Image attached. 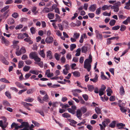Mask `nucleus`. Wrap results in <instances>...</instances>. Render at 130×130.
Masks as SVG:
<instances>
[{"label": "nucleus", "mask_w": 130, "mask_h": 130, "mask_svg": "<svg viewBox=\"0 0 130 130\" xmlns=\"http://www.w3.org/2000/svg\"><path fill=\"white\" fill-rule=\"evenodd\" d=\"M80 36V34L79 33H74V34L73 37L74 38L76 39H77Z\"/></svg>", "instance_id": "nucleus-44"}, {"label": "nucleus", "mask_w": 130, "mask_h": 130, "mask_svg": "<svg viewBox=\"0 0 130 130\" xmlns=\"http://www.w3.org/2000/svg\"><path fill=\"white\" fill-rule=\"evenodd\" d=\"M21 104L23 105L24 107L29 110H30L31 109L29 107V106H32V105L29 103H27L26 102H21Z\"/></svg>", "instance_id": "nucleus-3"}, {"label": "nucleus", "mask_w": 130, "mask_h": 130, "mask_svg": "<svg viewBox=\"0 0 130 130\" xmlns=\"http://www.w3.org/2000/svg\"><path fill=\"white\" fill-rule=\"evenodd\" d=\"M96 8V4H93L91 5L89 7V10L92 12L94 11Z\"/></svg>", "instance_id": "nucleus-11"}, {"label": "nucleus", "mask_w": 130, "mask_h": 130, "mask_svg": "<svg viewBox=\"0 0 130 130\" xmlns=\"http://www.w3.org/2000/svg\"><path fill=\"white\" fill-rule=\"evenodd\" d=\"M55 59L57 60H59L60 59V57H59V55L57 53H56L54 55Z\"/></svg>", "instance_id": "nucleus-54"}, {"label": "nucleus", "mask_w": 130, "mask_h": 130, "mask_svg": "<svg viewBox=\"0 0 130 130\" xmlns=\"http://www.w3.org/2000/svg\"><path fill=\"white\" fill-rule=\"evenodd\" d=\"M76 113L77 117L80 119L82 115V112L81 110L79 109H77V110Z\"/></svg>", "instance_id": "nucleus-9"}, {"label": "nucleus", "mask_w": 130, "mask_h": 130, "mask_svg": "<svg viewBox=\"0 0 130 130\" xmlns=\"http://www.w3.org/2000/svg\"><path fill=\"white\" fill-rule=\"evenodd\" d=\"M40 55L43 58H44L45 57V54L44 53V50H42L40 51Z\"/></svg>", "instance_id": "nucleus-41"}, {"label": "nucleus", "mask_w": 130, "mask_h": 130, "mask_svg": "<svg viewBox=\"0 0 130 130\" xmlns=\"http://www.w3.org/2000/svg\"><path fill=\"white\" fill-rule=\"evenodd\" d=\"M76 47V44H72L70 45V49L71 51H72Z\"/></svg>", "instance_id": "nucleus-43"}, {"label": "nucleus", "mask_w": 130, "mask_h": 130, "mask_svg": "<svg viewBox=\"0 0 130 130\" xmlns=\"http://www.w3.org/2000/svg\"><path fill=\"white\" fill-rule=\"evenodd\" d=\"M125 107L123 106L122 108H120V110L122 112H124L125 114L126 112L127 111V110L124 109Z\"/></svg>", "instance_id": "nucleus-56"}, {"label": "nucleus", "mask_w": 130, "mask_h": 130, "mask_svg": "<svg viewBox=\"0 0 130 130\" xmlns=\"http://www.w3.org/2000/svg\"><path fill=\"white\" fill-rule=\"evenodd\" d=\"M116 124V121H113L109 125V126L111 128H114Z\"/></svg>", "instance_id": "nucleus-17"}, {"label": "nucleus", "mask_w": 130, "mask_h": 130, "mask_svg": "<svg viewBox=\"0 0 130 130\" xmlns=\"http://www.w3.org/2000/svg\"><path fill=\"white\" fill-rule=\"evenodd\" d=\"M32 123L35 125V126H36L37 127H39V124L37 122L34 120H32Z\"/></svg>", "instance_id": "nucleus-52"}, {"label": "nucleus", "mask_w": 130, "mask_h": 130, "mask_svg": "<svg viewBox=\"0 0 130 130\" xmlns=\"http://www.w3.org/2000/svg\"><path fill=\"white\" fill-rule=\"evenodd\" d=\"M101 8L100 7L98 8L96 11V13L97 15H99L100 13H101Z\"/></svg>", "instance_id": "nucleus-57"}, {"label": "nucleus", "mask_w": 130, "mask_h": 130, "mask_svg": "<svg viewBox=\"0 0 130 130\" xmlns=\"http://www.w3.org/2000/svg\"><path fill=\"white\" fill-rule=\"evenodd\" d=\"M5 95L9 99H11V94L9 92L6 91L5 92Z\"/></svg>", "instance_id": "nucleus-51"}, {"label": "nucleus", "mask_w": 130, "mask_h": 130, "mask_svg": "<svg viewBox=\"0 0 130 130\" xmlns=\"http://www.w3.org/2000/svg\"><path fill=\"white\" fill-rule=\"evenodd\" d=\"M67 109L69 112L73 114H74L75 113V111L71 108H69Z\"/></svg>", "instance_id": "nucleus-38"}, {"label": "nucleus", "mask_w": 130, "mask_h": 130, "mask_svg": "<svg viewBox=\"0 0 130 130\" xmlns=\"http://www.w3.org/2000/svg\"><path fill=\"white\" fill-rule=\"evenodd\" d=\"M49 99L48 96L47 94H46L43 97V101L47 102L48 101V99Z\"/></svg>", "instance_id": "nucleus-35"}, {"label": "nucleus", "mask_w": 130, "mask_h": 130, "mask_svg": "<svg viewBox=\"0 0 130 130\" xmlns=\"http://www.w3.org/2000/svg\"><path fill=\"white\" fill-rule=\"evenodd\" d=\"M35 111L36 112L40 113V114L43 117L44 116V114L42 111L37 109L35 110Z\"/></svg>", "instance_id": "nucleus-30"}, {"label": "nucleus", "mask_w": 130, "mask_h": 130, "mask_svg": "<svg viewBox=\"0 0 130 130\" xmlns=\"http://www.w3.org/2000/svg\"><path fill=\"white\" fill-rule=\"evenodd\" d=\"M23 27V25L22 24H20L17 25L15 28L16 30L22 28Z\"/></svg>", "instance_id": "nucleus-55"}, {"label": "nucleus", "mask_w": 130, "mask_h": 130, "mask_svg": "<svg viewBox=\"0 0 130 130\" xmlns=\"http://www.w3.org/2000/svg\"><path fill=\"white\" fill-rule=\"evenodd\" d=\"M101 73V77L102 79L103 80H105L106 79L107 80L109 79L104 75V73L103 72H102Z\"/></svg>", "instance_id": "nucleus-31"}, {"label": "nucleus", "mask_w": 130, "mask_h": 130, "mask_svg": "<svg viewBox=\"0 0 130 130\" xmlns=\"http://www.w3.org/2000/svg\"><path fill=\"white\" fill-rule=\"evenodd\" d=\"M9 5L6 6L5 7H4L1 10V12H3L6 11L7 10H8L7 9L9 8Z\"/></svg>", "instance_id": "nucleus-33"}, {"label": "nucleus", "mask_w": 130, "mask_h": 130, "mask_svg": "<svg viewBox=\"0 0 130 130\" xmlns=\"http://www.w3.org/2000/svg\"><path fill=\"white\" fill-rule=\"evenodd\" d=\"M20 50L22 54H24L26 52L25 48L24 47H22Z\"/></svg>", "instance_id": "nucleus-37"}, {"label": "nucleus", "mask_w": 130, "mask_h": 130, "mask_svg": "<svg viewBox=\"0 0 130 130\" xmlns=\"http://www.w3.org/2000/svg\"><path fill=\"white\" fill-rule=\"evenodd\" d=\"M1 61L4 64L6 65H8L9 62L6 59L5 57L3 56H1Z\"/></svg>", "instance_id": "nucleus-8"}, {"label": "nucleus", "mask_w": 130, "mask_h": 130, "mask_svg": "<svg viewBox=\"0 0 130 130\" xmlns=\"http://www.w3.org/2000/svg\"><path fill=\"white\" fill-rule=\"evenodd\" d=\"M87 87L89 91L90 92L92 91L93 90L94 88L93 85H88Z\"/></svg>", "instance_id": "nucleus-24"}, {"label": "nucleus", "mask_w": 130, "mask_h": 130, "mask_svg": "<svg viewBox=\"0 0 130 130\" xmlns=\"http://www.w3.org/2000/svg\"><path fill=\"white\" fill-rule=\"evenodd\" d=\"M111 5H110L109 6H108L107 5H104L102 7V9L103 10L105 11L106 9L109 10V8L111 7Z\"/></svg>", "instance_id": "nucleus-18"}, {"label": "nucleus", "mask_w": 130, "mask_h": 130, "mask_svg": "<svg viewBox=\"0 0 130 130\" xmlns=\"http://www.w3.org/2000/svg\"><path fill=\"white\" fill-rule=\"evenodd\" d=\"M120 26L119 25L115 26L112 28V30H116L119 29Z\"/></svg>", "instance_id": "nucleus-47"}, {"label": "nucleus", "mask_w": 130, "mask_h": 130, "mask_svg": "<svg viewBox=\"0 0 130 130\" xmlns=\"http://www.w3.org/2000/svg\"><path fill=\"white\" fill-rule=\"evenodd\" d=\"M96 35V38L102 40L103 39L102 36L101 34L99 33V31L97 30L95 31Z\"/></svg>", "instance_id": "nucleus-10"}, {"label": "nucleus", "mask_w": 130, "mask_h": 130, "mask_svg": "<svg viewBox=\"0 0 130 130\" xmlns=\"http://www.w3.org/2000/svg\"><path fill=\"white\" fill-rule=\"evenodd\" d=\"M30 68V67L28 66H25L23 68V70L24 71L26 72L28 71L29 70Z\"/></svg>", "instance_id": "nucleus-40"}, {"label": "nucleus", "mask_w": 130, "mask_h": 130, "mask_svg": "<svg viewBox=\"0 0 130 130\" xmlns=\"http://www.w3.org/2000/svg\"><path fill=\"white\" fill-rule=\"evenodd\" d=\"M68 121L71 124H75L77 123V122L76 121L73 120L69 119Z\"/></svg>", "instance_id": "nucleus-53"}, {"label": "nucleus", "mask_w": 130, "mask_h": 130, "mask_svg": "<svg viewBox=\"0 0 130 130\" xmlns=\"http://www.w3.org/2000/svg\"><path fill=\"white\" fill-rule=\"evenodd\" d=\"M37 9V8L36 7H34L32 8L31 9V11L33 13H34V15H36L38 12V11H36Z\"/></svg>", "instance_id": "nucleus-26"}, {"label": "nucleus", "mask_w": 130, "mask_h": 130, "mask_svg": "<svg viewBox=\"0 0 130 130\" xmlns=\"http://www.w3.org/2000/svg\"><path fill=\"white\" fill-rule=\"evenodd\" d=\"M26 64L28 65H29L31 64L32 62L31 60H28L25 61Z\"/></svg>", "instance_id": "nucleus-60"}, {"label": "nucleus", "mask_w": 130, "mask_h": 130, "mask_svg": "<svg viewBox=\"0 0 130 130\" xmlns=\"http://www.w3.org/2000/svg\"><path fill=\"white\" fill-rule=\"evenodd\" d=\"M46 56L50 59H51L53 58V56L52 54V52L50 50L47 51L46 52Z\"/></svg>", "instance_id": "nucleus-12"}, {"label": "nucleus", "mask_w": 130, "mask_h": 130, "mask_svg": "<svg viewBox=\"0 0 130 130\" xmlns=\"http://www.w3.org/2000/svg\"><path fill=\"white\" fill-rule=\"evenodd\" d=\"M98 78L96 77H95L93 79H92V78L90 79V80L91 81H92L94 83H96V82H97V81L98 80Z\"/></svg>", "instance_id": "nucleus-63"}, {"label": "nucleus", "mask_w": 130, "mask_h": 130, "mask_svg": "<svg viewBox=\"0 0 130 130\" xmlns=\"http://www.w3.org/2000/svg\"><path fill=\"white\" fill-rule=\"evenodd\" d=\"M24 62L22 61H19L18 67L19 68H22L24 66Z\"/></svg>", "instance_id": "nucleus-25"}, {"label": "nucleus", "mask_w": 130, "mask_h": 130, "mask_svg": "<svg viewBox=\"0 0 130 130\" xmlns=\"http://www.w3.org/2000/svg\"><path fill=\"white\" fill-rule=\"evenodd\" d=\"M111 9H113L114 11L115 12H118L119 10V6L118 5H115L111 7Z\"/></svg>", "instance_id": "nucleus-13"}, {"label": "nucleus", "mask_w": 130, "mask_h": 130, "mask_svg": "<svg viewBox=\"0 0 130 130\" xmlns=\"http://www.w3.org/2000/svg\"><path fill=\"white\" fill-rule=\"evenodd\" d=\"M34 63L35 64H37L40 67H43V63L42 61H41L39 62H35Z\"/></svg>", "instance_id": "nucleus-42"}, {"label": "nucleus", "mask_w": 130, "mask_h": 130, "mask_svg": "<svg viewBox=\"0 0 130 130\" xmlns=\"http://www.w3.org/2000/svg\"><path fill=\"white\" fill-rule=\"evenodd\" d=\"M103 14L104 16H110L111 14V12H110L109 13H108L106 11H105L103 13Z\"/></svg>", "instance_id": "nucleus-62"}, {"label": "nucleus", "mask_w": 130, "mask_h": 130, "mask_svg": "<svg viewBox=\"0 0 130 130\" xmlns=\"http://www.w3.org/2000/svg\"><path fill=\"white\" fill-rule=\"evenodd\" d=\"M8 23L9 24L12 25L14 22V21L12 18H9L7 20Z\"/></svg>", "instance_id": "nucleus-16"}, {"label": "nucleus", "mask_w": 130, "mask_h": 130, "mask_svg": "<svg viewBox=\"0 0 130 130\" xmlns=\"http://www.w3.org/2000/svg\"><path fill=\"white\" fill-rule=\"evenodd\" d=\"M116 23V21L115 20L112 19L110 21L109 24L111 26H112L115 24Z\"/></svg>", "instance_id": "nucleus-28"}, {"label": "nucleus", "mask_w": 130, "mask_h": 130, "mask_svg": "<svg viewBox=\"0 0 130 130\" xmlns=\"http://www.w3.org/2000/svg\"><path fill=\"white\" fill-rule=\"evenodd\" d=\"M47 16L50 19H53L54 17V14L52 12L49 13L47 14Z\"/></svg>", "instance_id": "nucleus-21"}, {"label": "nucleus", "mask_w": 130, "mask_h": 130, "mask_svg": "<svg viewBox=\"0 0 130 130\" xmlns=\"http://www.w3.org/2000/svg\"><path fill=\"white\" fill-rule=\"evenodd\" d=\"M73 75L75 76L78 77L80 76V73L78 71H75L73 73Z\"/></svg>", "instance_id": "nucleus-22"}, {"label": "nucleus", "mask_w": 130, "mask_h": 130, "mask_svg": "<svg viewBox=\"0 0 130 130\" xmlns=\"http://www.w3.org/2000/svg\"><path fill=\"white\" fill-rule=\"evenodd\" d=\"M116 126L117 127H118V129H122L124 126H125V124L122 123H118L117 124Z\"/></svg>", "instance_id": "nucleus-14"}, {"label": "nucleus", "mask_w": 130, "mask_h": 130, "mask_svg": "<svg viewBox=\"0 0 130 130\" xmlns=\"http://www.w3.org/2000/svg\"><path fill=\"white\" fill-rule=\"evenodd\" d=\"M125 94L124 89L122 86L120 88V94L121 95H123Z\"/></svg>", "instance_id": "nucleus-27"}, {"label": "nucleus", "mask_w": 130, "mask_h": 130, "mask_svg": "<svg viewBox=\"0 0 130 130\" xmlns=\"http://www.w3.org/2000/svg\"><path fill=\"white\" fill-rule=\"evenodd\" d=\"M76 24H75V26H80L81 24V22L79 20H77L76 22Z\"/></svg>", "instance_id": "nucleus-58"}, {"label": "nucleus", "mask_w": 130, "mask_h": 130, "mask_svg": "<svg viewBox=\"0 0 130 130\" xmlns=\"http://www.w3.org/2000/svg\"><path fill=\"white\" fill-rule=\"evenodd\" d=\"M84 68L87 69L88 72H89L90 71L91 69V64H89V65H84Z\"/></svg>", "instance_id": "nucleus-15"}, {"label": "nucleus", "mask_w": 130, "mask_h": 130, "mask_svg": "<svg viewBox=\"0 0 130 130\" xmlns=\"http://www.w3.org/2000/svg\"><path fill=\"white\" fill-rule=\"evenodd\" d=\"M2 43L3 44H4L6 46H8L10 44L9 42L5 39L3 36H2Z\"/></svg>", "instance_id": "nucleus-4"}, {"label": "nucleus", "mask_w": 130, "mask_h": 130, "mask_svg": "<svg viewBox=\"0 0 130 130\" xmlns=\"http://www.w3.org/2000/svg\"><path fill=\"white\" fill-rule=\"evenodd\" d=\"M82 96L85 101H87L88 100V95L87 94H83L82 95Z\"/></svg>", "instance_id": "nucleus-50"}, {"label": "nucleus", "mask_w": 130, "mask_h": 130, "mask_svg": "<svg viewBox=\"0 0 130 130\" xmlns=\"http://www.w3.org/2000/svg\"><path fill=\"white\" fill-rule=\"evenodd\" d=\"M22 125L23 126H25V127L24 128L20 130H29L28 128L29 127L28 124L27 122H22Z\"/></svg>", "instance_id": "nucleus-6"}, {"label": "nucleus", "mask_w": 130, "mask_h": 130, "mask_svg": "<svg viewBox=\"0 0 130 130\" xmlns=\"http://www.w3.org/2000/svg\"><path fill=\"white\" fill-rule=\"evenodd\" d=\"M28 58V57L27 55H26V54H24L21 57V59L22 60H26Z\"/></svg>", "instance_id": "nucleus-59"}, {"label": "nucleus", "mask_w": 130, "mask_h": 130, "mask_svg": "<svg viewBox=\"0 0 130 130\" xmlns=\"http://www.w3.org/2000/svg\"><path fill=\"white\" fill-rule=\"evenodd\" d=\"M53 41V38L51 36L47 37L45 39V42L47 43L48 44L52 43Z\"/></svg>", "instance_id": "nucleus-5"}, {"label": "nucleus", "mask_w": 130, "mask_h": 130, "mask_svg": "<svg viewBox=\"0 0 130 130\" xmlns=\"http://www.w3.org/2000/svg\"><path fill=\"white\" fill-rule=\"evenodd\" d=\"M52 9L49 8L47 7H45L44 8L43 11L44 13H48L52 11Z\"/></svg>", "instance_id": "nucleus-20"}, {"label": "nucleus", "mask_w": 130, "mask_h": 130, "mask_svg": "<svg viewBox=\"0 0 130 130\" xmlns=\"http://www.w3.org/2000/svg\"><path fill=\"white\" fill-rule=\"evenodd\" d=\"M104 121L105 123L107 125L110 122V120L108 119H105Z\"/></svg>", "instance_id": "nucleus-64"}, {"label": "nucleus", "mask_w": 130, "mask_h": 130, "mask_svg": "<svg viewBox=\"0 0 130 130\" xmlns=\"http://www.w3.org/2000/svg\"><path fill=\"white\" fill-rule=\"evenodd\" d=\"M88 47L86 46H83L82 48V52L83 53H86L87 52Z\"/></svg>", "instance_id": "nucleus-23"}, {"label": "nucleus", "mask_w": 130, "mask_h": 130, "mask_svg": "<svg viewBox=\"0 0 130 130\" xmlns=\"http://www.w3.org/2000/svg\"><path fill=\"white\" fill-rule=\"evenodd\" d=\"M62 116L64 118H67L70 117L71 115L68 113H64L62 114Z\"/></svg>", "instance_id": "nucleus-29"}, {"label": "nucleus", "mask_w": 130, "mask_h": 130, "mask_svg": "<svg viewBox=\"0 0 130 130\" xmlns=\"http://www.w3.org/2000/svg\"><path fill=\"white\" fill-rule=\"evenodd\" d=\"M80 110H81V111H82L83 113H85L87 111V109L85 107H82L80 108Z\"/></svg>", "instance_id": "nucleus-46"}, {"label": "nucleus", "mask_w": 130, "mask_h": 130, "mask_svg": "<svg viewBox=\"0 0 130 130\" xmlns=\"http://www.w3.org/2000/svg\"><path fill=\"white\" fill-rule=\"evenodd\" d=\"M0 80L2 82H4L6 83H10V82H9V81L8 80H6V79L5 78H2L0 79Z\"/></svg>", "instance_id": "nucleus-48"}, {"label": "nucleus", "mask_w": 130, "mask_h": 130, "mask_svg": "<svg viewBox=\"0 0 130 130\" xmlns=\"http://www.w3.org/2000/svg\"><path fill=\"white\" fill-rule=\"evenodd\" d=\"M15 53L16 55L17 56H20L22 54L20 50L18 51L17 49Z\"/></svg>", "instance_id": "nucleus-61"}, {"label": "nucleus", "mask_w": 130, "mask_h": 130, "mask_svg": "<svg viewBox=\"0 0 130 130\" xmlns=\"http://www.w3.org/2000/svg\"><path fill=\"white\" fill-rule=\"evenodd\" d=\"M16 85L19 88H24V87L19 82H16L15 83Z\"/></svg>", "instance_id": "nucleus-19"}, {"label": "nucleus", "mask_w": 130, "mask_h": 130, "mask_svg": "<svg viewBox=\"0 0 130 130\" xmlns=\"http://www.w3.org/2000/svg\"><path fill=\"white\" fill-rule=\"evenodd\" d=\"M31 33L32 34H35L36 32V29L34 27H32L30 28Z\"/></svg>", "instance_id": "nucleus-49"}, {"label": "nucleus", "mask_w": 130, "mask_h": 130, "mask_svg": "<svg viewBox=\"0 0 130 130\" xmlns=\"http://www.w3.org/2000/svg\"><path fill=\"white\" fill-rule=\"evenodd\" d=\"M12 16L15 19L17 18L19 16V15L18 13L14 12L12 14Z\"/></svg>", "instance_id": "nucleus-39"}, {"label": "nucleus", "mask_w": 130, "mask_h": 130, "mask_svg": "<svg viewBox=\"0 0 130 130\" xmlns=\"http://www.w3.org/2000/svg\"><path fill=\"white\" fill-rule=\"evenodd\" d=\"M34 100V99L32 98L29 97L28 98L25 99L24 100V101L27 102H32Z\"/></svg>", "instance_id": "nucleus-34"}, {"label": "nucleus", "mask_w": 130, "mask_h": 130, "mask_svg": "<svg viewBox=\"0 0 130 130\" xmlns=\"http://www.w3.org/2000/svg\"><path fill=\"white\" fill-rule=\"evenodd\" d=\"M29 57L31 59H33L35 62H39L41 61V59L38 56L37 52H31L29 54Z\"/></svg>", "instance_id": "nucleus-1"}, {"label": "nucleus", "mask_w": 130, "mask_h": 130, "mask_svg": "<svg viewBox=\"0 0 130 130\" xmlns=\"http://www.w3.org/2000/svg\"><path fill=\"white\" fill-rule=\"evenodd\" d=\"M95 112L97 114H100L101 113V109L98 107H96L95 108Z\"/></svg>", "instance_id": "nucleus-32"}, {"label": "nucleus", "mask_w": 130, "mask_h": 130, "mask_svg": "<svg viewBox=\"0 0 130 130\" xmlns=\"http://www.w3.org/2000/svg\"><path fill=\"white\" fill-rule=\"evenodd\" d=\"M18 39H22L24 38V35L23 34H19L18 37Z\"/></svg>", "instance_id": "nucleus-45"}, {"label": "nucleus", "mask_w": 130, "mask_h": 130, "mask_svg": "<svg viewBox=\"0 0 130 130\" xmlns=\"http://www.w3.org/2000/svg\"><path fill=\"white\" fill-rule=\"evenodd\" d=\"M92 56L91 54H90L88 57V58L86 59L84 62V65H89L91 64L92 61Z\"/></svg>", "instance_id": "nucleus-2"}, {"label": "nucleus", "mask_w": 130, "mask_h": 130, "mask_svg": "<svg viewBox=\"0 0 130 130\" xmlns=\"http://www.w3.org/2000/svg\"><path fill=\"white\" fill-rule=\"evenodd\" d=\"M126 28V27L123 25H122L121 26L120 30L121 31H123L125 30Z\"/></svg>", "instance_id": "nucleus-36"}, {"label": "nucleus", "mask_w": 130, "mask_h": 130, "mask_svg": "<svg viewBox=\"0 0 130 130\" xmlns=\"http://www.w3.org/2000/svg\"><path fill=\"white\" fill-rule=\"evenodd\" d=\"M3 105L4 106V108L6 109V107L10 106V105L9 102L6 100H3L2 101Z\"/></svg>", "instance_id": "nucleus-7"}]
</instances>
